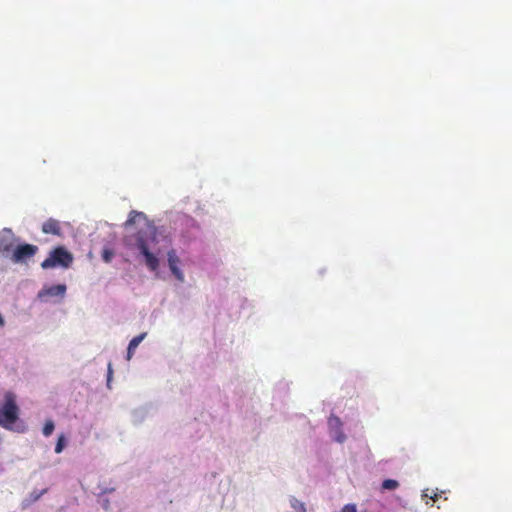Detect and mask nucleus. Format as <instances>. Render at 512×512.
Instances as JSON below:
<instances>
[{"label":"nucleus","instance_id":"3","mask_svg":"<svg viewBox=\"0 0 512 512\" xmlns=\"http://www.w3.org/2000/svg\"><path fill=\"white\" fill-rule=\"evenodd\" d=\"M136 247L145 258V264L148 269L156 271L159 268V259L149 250L148 241L142 232H138L136 236Z\"/></svg>","mask_w":512,"mask_h":512},{"label":"nucleus","instance_id":"5","mask_svg":"<svg viewBox=\"0 0 512 512\" xmlns=\"http://www.w3.org/2000/svg\"><path fill=\"white\" fill-rule=\"evenodd\" d=\"M14 246V234L11 229L4 228L0 231V253L12 251Z\"/></svg>","mask_w":512,"mask_h":512},{"label":"nucleus","instance_id":"9","mask_svg":"<svg viewBox=\"0 0 512 512\" xmlns=\"http://www.w3.org/2000/svg\"><path fill=\"white\" fill-rule=\"evenodd\" d=\"M137 221H143V223L150 228L146 215L143 212L134 210L129 213V217L124 223V227L129 228L132 225H134Z\"/></svg>","mask_w":512,"mask_h":512},{"label":"nucleus","instance_id":"12","mask_svg":"<svg viewBox=\"0 0 512 512\" xmlns=\"http://www.w3.org/2000/svg\"><path fill=\"white\" fill-rule=\"evenodd\" d=\"M290 505L295 512H306L305 504L300 500L296 499L295 497H292L290 499Z\"/></svg>","mask_w":512,"mask_h":512},{"label":"nucleus","instance_id":"11","mask_svg":"<svg viewBox=\"0 0 512 512\" xmlns=\"http://www.w3.org/2000/svg\"><path fill=\"white\" fill-rule=\"evenodd\" d=\"M65 291H66L65 285H63V284L53 285V286L45 289L44 291H41L39 293V296L40 297H42L43 295L62 296V295H64Z\"/></svg>","mask_w":512,"mask_h":512},{"label":"nucleus","instance_id":"16","mask_svg":"<svg viewBox=\"0 0 512 512\" xmlns=\"http://www.w3.org/2000/svg\"><path fill=\"white\" fill-rule=\"evenodd\" d=\"M64 446H65V437H64V435H60L58 437V440H57V443L55 446V453H57V454L61 453L64 449Z\"/></svg>","mask_w":512,"mask_h":512},{"label":"nucleus","instance_id":"19","mask_svg":"<svg viewBox=\"0 0 512 512\" xmlns=\"http://www.w3.org/2000/svg\"><path fill=\"white\" fill-rule=\"evenodd\" d=\"M430 496H432V493L431 494L429 493V489H425L423 491L422 497L423 498H430Z\"/></svg>","mask_w":512,"mask_h":512},{"label":"nucleus","instance_id":"2","mask_svg":"<svg viewBox=\"0 0 512 512\" xmlns=\"http://www.w3.org/2000/svg\"><path fill=\"white\" fill-rule=\"evenodd\" d=\"M73 262V255L62 246L54 248L49 256L41 263L43 269L55 268L57 266L68 268Z\"/></svg>","mask_w":512,"mask_h":512},{"label":"nucleus","instance_id":"7","mask_svg":"<svg viewBox=\"0 0 512 512\" xmlns=\"http://www.w3.org/2000/svg\"><path fill=\"white\" fill-rule=\"evenodd\" d=\"M329 427L335 431L334 439L337 442H344L346 439L345 434L341 430L342 422L337 416H330L328 420Z\"/></svg>","mask_w":512,"mask_h":512},{"label":"nucleus","instance_id":"18","mask_svg":"<svg viewBox=\"0 0 512 512\" xmlns=\"http://www.w3.org/2000/svg\"><path fill=\"white\" fill-rule=\"evenodd\" d=\"M112 367H111V364L108 365V375H107V382L109 383L110 380H111V377H112Z\"/></svg>","mask_w":512,"mask_h":512},{"label":"nucleus","instance_id":"17","mask_svg":"<svg viewBox=\"0 0 512 512\" xmlns=\"http://www.w3.org/2000/svg\"><path fill=\"white\" fill-rule=\"evenodd\" d=\"M341 512H357L355 504H346Z\"/></svg>","mask_w":512,"mask_h":512},{"label":"nucleus","instance_id":"4","mask_svg":"<svg viewBox=\"0 0 512 512\" xmlns=\"http://www.w3.org/2000/svg\"><path fill=\"white\" fill-rule=\"evenodd\" d=\"M37 250H38L37 246L32 245V244L18 245L13 250L11 260L14 263H24L28 259L32 258L36 254Z\"/></svg>","mask_w":512,"mask_h":512},{"label":"nucleus","instance_id":"10","mask_svg":"<svg viewBox=\"0 0 512 512\" xmlns=\"http://www.w3.org/2000/svg\"><path fill=\"white\" fill-rule=\"evenodd\" d=\"M146 335H147V333L144 332V333H141L140 335L134 337L133 339H131V341L129 342L128 348H127V360H130L132 358L134 351L136 350L138 345L144 340Z\"/></svg>","mask_w":512,"mask_h":512},{"label":"nucleus","instance_id":"14","mask_svg":"<svg viewBox=\"0 0 512 512\" xmlns=\"http://www.w3.org/2000/svg\"><path fill=\"white\" fill-rule=\"evenodd\" d=\"M399 486V483L394 479H386L382 482V488L385 490H394Z\"/></svg>","mask_w":512,"mask_h":512},{"label":"nucleus","instance_id":"6","mask_svg":"<svg viewBox=\"0 0 512 512\" xmlns=\"http://www.w3.org/2000/svg\"><path fill=\"white\" fill-rule=\"evenodd\" d=\"M168 265L172 274L179 280L184 281V274L179 268L180 259L175 250H170L167 253Z\"/></svg>","mask_w":512,"mask_h":512},{"label":"nucleus","instance_id":"8","mask_svg":"<svg viewBox=\"0 0 512 512\" xmlns=\"http://www.w3.org/2000/svg\"><path fill=\"white\" fill-rule=\"evenodd\" d=\"M42 232L45 234L61 235L60 222L56 219L49 218L42 225Z\"/></svg>","mask_w":512,"mask_h":512},{"label":"nucleus","instance_id":"13","mask_svg":"<svg viewBox=\"0 0 512 512\" xmlns=\"http://www.w3.org/2000/svg\"><path fill=\"white\" fill-rule=\"evenodd\" d=\"M102 259L106 263H110L114 257V251L110 248L105 247L101 253Z\"/></svg>","mask_w":512,"mask_h":512},{"label":"nucleus","instance_id":"1","mask_svg":"<svg viewBox=\"0 0 512 512\" xmlns=\"http://www.w3.org/2000/svg\"><path fill=\"white\" fill-rule=\"evenodd\" d=\"M1 427L11 429L12 425L18 420L19 407L16 403V396L12 392H7L4 395V401L0 407Z\"/></svg>","mask_w":512,"mask_h":512},{"label":"nucleus","instance_id":"15","mask_svg":"<svg viewBox=\"0 0 512 512\" xmlns=\"http://www.w3.org/2000/svg\"><path fill=\"white\" fill-rule=\"evenodd\" d=\"M54 428H55V426H54V423L52 420L46 421V423L43 427L44 436H46V437L50 436L53 433Z\"/></svg>","mask_w":512,"mask_h":512},{"label":"nucleus","instance_id":"20","mask_svg":"<svg viewBox=\"0 0 512 512\" xmlns=\"http://www.w3.org/2000/svg\"><path fill=\"white\" fill-rule=\"evenodd\" d=\"M440 495L438 493H432V496H430V499L433 501H437Z\"/></svg>","mask_w":512,"mask_h":512}]
</instances>
